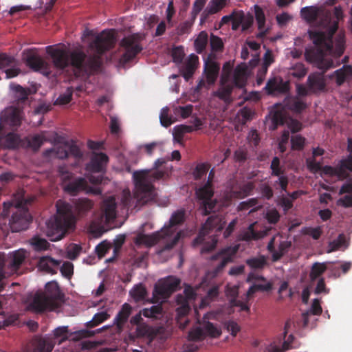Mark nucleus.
Masks as SVG:
<instances>
[{"instance_id":"13d9d810","label":"nucleus","mask_w":352,"mask_h":352,"mask_svg":"<svg viewBox=\"0 0 352 352\" xmlns=\"http://www.w3.org/2000/svg\"><path fill=\"white\" fill-rule=\"evenodd\" d=\"M171 56L174 63H182L185 56L184 47L182 45L174 47L171 50Z\"/></svg>"},{"instance_id":"49530a36","label":"nucleus","mask_w":352,"mask_h":352,"mask_svg":"<svg viewBox=\"0 0 352 352\" xmlns=\"http://www.w3.org/2000/svg\"><path fill=\"white\" fill-rule=\"evenodd\" d=\"M327 265L324 263H314L311 267L309 277L311 281L319 278L326 270Z\"/></svg>"},{"instance_id":"aec40b11","label":"nucleus","mask_w":352,"mask_h":352,"mask_svg":"<svg viewBox=\"0 0 352 352\" xmlns=\"http://www.w3.org/2000/svg\"><path fill=\"white\" fill-rule=\"evenodd\" d=\"M265 89L269 94H286L289 91V84L280 76H275L268 80Z\"/></svg>"},{"instance_id":"473e14b6","label":"nucleus","mask_w":352,"mask_h":352,"mask_svg":"<svg viewBox=\"0 0 352 352\" xmlns=\"http://www.w3.org/2000/svg\"><path fill=\"white\" fill-rule=\"evenodd\" d=\"M322 311V309L320 300L318 298H315L312 302L310 309L302 315L304 326H307L308 324L309 316L310 315L319 316L321 314Z\"/></svg>"},{"instance_id":"ddd939ff","label":"nucleus","mask_w":352,"mask_h":352,"mask_svg":"<svg viewBox=\"0 0 352 352\" xmlns=\"http://www.w3.org/2000/svg\"><path fill=\"white\" fill-rule=\"evenodd\" d=\"M25 64L35 72H41L44 75L49 76L52 72L49 64L36 53L33 50L24 53L23 58Z\"/></svg>"},{"instance_id":"4d7b16f0","label":"nucleus","mask_w":352,"mask_h":352,"mask_svg":"<svg viewBox=\"0 0 352 352\" xmlns=\"http://www.w3.org/2000/svg\"><path fill=\"white\" fill-rule=\"evenodd\" d=\"M307 72V68L302 63H296L291 69L289 74L298 79L303 78Z\"/></svg>"},{"instance_id":"9d476101","label":"nucleus","mask_w":352,"mask_h":352,"mask_svg":"<svg viewBox=\"0 0 352 352\" xmlns=\"http://www.w3.org/2000/svg\"><path fill=\"white\" fill-rule=\"evenodd\" d=\"M181 280L174 276H169L155 284L153 289L152 302H156L161 299H167L179 287Z\"/></svg>"},{"instance_id":"864d4df0","label":"nucleus","mask_w":352,"mask_h":352,"mask_svg":"<svg viewBox=\"0 0 352 352\" xmlns=\"http://www.w3.org/2000/svg\"><path fill=\"white\" fill-rule=\"evenodd\" d=\"M287 106L291 111L295 113H301L307 107L306 103L298 98L290 100L287 103Z\"/></svg>"},{"instance_id":"c85d7f7f","label":"nucleus","mask_w":352,"mask_h":352,"mask_svg":"<svg viewBox=\"0 0 352 352\" xmlns=\"http://www.w3.org/2000/svg\"><path fill=\"white\" fill-rule=\"evenodd\" d=\"M21 142L20 137L14 133H9L0 139V145L8 149L16 148Z\"/></svg>"},{"instance_id":"7ed1b4c3","label":"nucleus","mask_w":352,"mask_h":352,"mask_svg":"<svg viewBox=\"0 0 352 352\" xmlns=\"http://www.w3.org/2000/svg\"><path fill=\"white\" fill-rule=\"evenodd\" d=\"M184 219V210H177L172 214L168 223L164 225L160 231L151 234H139L136 237L135 243L151 247L162 241L164 245L157 250V253L161 254L164 251L170 250L178 243L181 238L182 232H177L176 226L182 224Z\"/></svg>"},{"instance_id":"bb28decb","label":"nucleus","mask_w":352,"mask_h":352,"mask_svg":"<svg viewBox=\"0 0 352 352\" xmlns=\"http://www.w3.org/2000/svg\"><path fill=\"white\" fill-rule=\"evenodd\" d=\"M60 262L49 256L41 257L38 261V268L46 273L54 274Z\"/></svg>"},{"instance_id":"338daca9","label":"nucleus","mask_w":352,"mask_h":352,"mask_svg":"<svg viewBox=\"0 0 352 352\" xmlns=\"http://www.w3.org/2000/svg\"><path fill=\"white\" fill-rule=\"evenodd\" d=\"M10 87L17 94L18 100L24 102L27 100L28 92V91L19 85L11 84Z\"/></svg>"},{"instance_id":"423d86ee","label":"nucleus","mask_w":352,"mask_h":352,"mask_svg":"<svg viewBox=\"0 0 352 352\" xmlns=\"http://www.w3.org/2000/svg\"><path fill=\"white\" fill-rule=\"evenodd\" d=\"M10 212H12V215L9 219V226L12 232H19L28 228L32 221V216L25 201L3 203V215L8 216Z\"/></svg>"},{"instance_id":"79ce46f5","label":"nucleus","mask_w":352,"mask_h":352,"mask_svg":"<svg viewBox=\"0 0 352 352\" xmlns=\"http://www.w3.org/2000/svg\"><path fill=\"white\" fill-rule=\"evenodd\" d=\"M206 236H204V239L202 243H195V240L193 241V245H202L201 249V254H206L212 252L217 245V239L215 236H212L210 239H208V241H206Z\"/></svg>"},{"instance_id":"de8ad7c7","label":"nucleus","mask_w":352,"mask_h":352,"mask_svg":"<svg viewBox=\"0 0 352 352\" xmlns=\"http://www.w3.org/2000/svg\"><path fill=\"white\" fill-rule=\"evenodd\" d=\"M12 258L10 266L12 270H17L25 258V252L23 250L16 251L13 252Z\"/></svg>"},{"instance_id":"412c9836","label":"nucleus","mask_w":352,"mask_h":352,"mask_svg":"<svg viewBox=\"0 0 352 352\" xmlns=\"http://www.w3.org/2000/svg\"><path fill=\"white\" fill-rule=\"evenodd\" d=\"M108 161L109 157L105 153H94L91 158L90 162L87 166V168L88 170L94 173L103 172Z\"/></svg>"},{"instance_id":"393cba45","label":"nucleus","mask_w":352,"mask_h":352,"mask_svg":"<svg viewBox=\"0 0 352 352\" xmlns=\"http://www.w3.org/2000/svg\"><path fill=\"white\" fill-rule=\"evenodd\" d=\"M199 63V57L191 54L181 69V73L184 78L188 81L193 76Z\"/></svg>"},{"instance_id":"ea45409f","label":"nucleus","mask_w":352,"mask_h":352,"mask_svg":"<svg viewBox=\"0 0 352 352\" xmlns=\"http://www.w3.org/2000/svg\"><path fill=\"white\" fill-rule=\"evenodd\" d=\"M245 263L253 270H262L267 265V258L265 256L260 255L258 257H252L247 259Z\"/></svg>"},{"instance_id":"052dcab7","label":"nucleus","mask_w":352,"mask_h":352,"mask_svg":"<svg viewBox=\"0 0 352 352\" xmlns=\"http://www.w3.org/2000/svg\"><path fill=\"white\" fill-rule=\"evenodd\" d=\"M54 337L55 339H59L58 344L67 340L69 338L68 327L66 326L57 327L54 331Z\"/></svg>"},{"instance_id":"2f4dec72","label":"nucleus","mask_w":352,"mask_h":352,"mask_svg":"<svg viewBox=\"0 0 352 352\" xmlns=\"http://www.w3.org/2000/svg\"><path fill=\"white\" fill-rule=\"evenodd\" d=\"M319 9L315 6L304 7L300 10V14L303 19L308 23L316 21L319 16Z\"/></svg>"},{"instance_id":"5fc2aeb1","label":"nucleus","mask_w":352,"mask_h":352,"mask_svg":"<svg viewBox=\"0 0 352 352\" xmlns=\"http://www.w3.org/2000/svg\"><path fill=\"white\" fill-rule=\"evenodd\" d=\"M30 244L36 251L46 250L49 248L50 243L46 239L38 236H34L30 240Z\"/></svg>"},{"instance_id":"680f3d73","label":"nucleus","mask_w":352,"mask_h":352,"mask_svg":"<svg viewBox=\"0 0 352 352\" xmlns=\"http://www.w3.org/2000/svg\"><path fill=\"white\" fill-rule=\"evenodd\" d=\"M210 168V164L208 163H200L198 164L194 171L193 175L195 179H200L205 176Z\"/></svg>"},{"instance_id":"cd10ccee","label":"nucleus","mask_w":352,"mask_h":352,"mask_svg":"<svg viewBox=\"0 0 352 352\" xmlns=\"http://www.w3.org/2000/svg\"><path fill=\"white\" fill-rule=\"evenodd\" d=\"M294 340V336L290 334L287 338L285 340L281 347H279L274 343H272L265 348V352H285L292 349L297 348L298 346L293 345Z\"/></svg>"},{"instance_id":"a211bd4d","label":"nucleus","mask_w":352,"mask_h":352,"mask_svg":"<svg viewBox=\"0 0 352 352\" xmlns=\"http://www.w3.org/2000/svg\"><path fill=\"white\" fill-rule=\"evenodd\" d=\"M55 342L49 338L36 336L25 348V352H52Z\"/></svg>"},{"instance_id":"7c9ffc66","label":"nucleus","mask_w":352,"mask_h":352,"mask_svg":"<svg viewBox=\"0 0 352 352\" xmlns=\"http://www.w3.org/2000/svg\"><path fill=\"white\" fill-rule=\"evenodd\" d=\"M255 19L258 25L259 32L258 37H264L266 35L267 30L265 29V16L262 8L257 6H254Z\"/></svg>"},{"instance_id":"0e129e2a","label":"nucleus","mask_w":352,"mask_h":352,"mask_svg":"<svg viewBox=\"0 0 352 352\" xmlns=\"http://www.w3.org/2000/svg\"><path fill=\"white\" fill-rule=\"evenodd\" d=\"M168 113L169 109L167 107H166L162 109L160 115L161 124L165 127L170 126L173 122L171 117L169 116Z\"/></svg>"},{"instance_id":"603ef678","label":"nucleus","mask_w":352,"mask_h":352,"mask_svg":"<svg viewBox=\"0 0 352 352\" xmlns=\"http://www.w3.org/2000/svg\"><path fill=\"white\" fill-rule=\"evenodd\" d=\"M291 149L292 151H302L305 146L306 139L301 135H294L291 137Z\"/></svg>"},{"instance_id":"9b49d317","label":"nucleus","mask_w":352,"mask_h":352,"mask_svg":"<svg viewBox=\"0 0 352 352\" xmlns=\"http://www.w3.org/2000/svg\"><path fill=\"white\" fill-rule=\"evenodd\" d=\"M58 173L64 183V190L69 195L74 196L87 189V182L85 178L78 177L73 181H70L73 174L62 166L58 168Z\"/></svg>"},{"instance_id":"2eb2a0df","label":"nucleus","mask_w":352,"mask_h":352,"mask_svg":"<svg viewBox=\"0 0 352 352\" xmlns=\"http://www.w3.org/2000/svg\"><path fill=\"white\" fill-rule=\"evenodd\" d=\"M196 298V293L194 289L187 285L184 290V294H178L176 296V302L178 307L176 309L177 315L178 317L186 316L190 310L189 301L195 300Z\"/></svg>"},{"instance_id":"4be33fe9","label":"nucleus","mask_w":352,"mask_h":352,"mask_svg":"<svg viewBox=\"0 0 352 352\" xmlns=\"http://www.w3.org/2000/svg\"><path fill=\"white\" fill-rule=\"evenodd\" d=\"M212 59V54H209L204 65V72L208 85H213L215 82L220 69L219 65Z\"/></svg>"},{"instance_id":"5701e85b","label":"nucleus","mask_w":352,"mask_h":352,"mask_svg":"<svg viewBox=\"0 0 352 352\" xmlns=\"http://www.w3.org/2000/svg\"><path fill=\"white\" fill-rule=\"evenodd\" d=\"M0 122V125L19 126L21 124V111L16 108H10L1 115Z\"/></svg>"},{"instance_id":"3c124183","label":"nucleus","mask_w":352,"mask_h":352,"mask_svg":"<svg viewBox=\"0 0 352 352\" xmlns=\"http://www.w3.org/2000/svg\"><path fill=\"white\" fill-rule=\"evenodd\" d=\"M109 316L107 311L97 313L94 316L91 320L86 323V327L88 329L93 328L107 320Z\"/></svg>"},{"instance_id":"39448f33","label":"nucleus","mask_w":352,"mask_h":352,"mask_svg":"<svg viewBox=\"0 0 352 352\" xmlns=\"http://www.w3.org/2000/svg\"><path fill=\"white\" fill-rule=\"evenodd\" d=\"M166 162L165 159L159 158L154 163L155 170L153 172L143 170L133 173V177L137 190L135 195L143 203H146L154 198V186L152 183L164 177L165 173L158 168Z\"/></svg>"},{"instance_id":"f8f14e48","label":"nucleus","mask_w":352,"mask_h":352,"mask_svg":"<svg viewBox=\"0 0 352 352\" xmlns=\"http://www.w3.org/2000/svg\"><path fill=\"white\" fill-rule=\"evenodd\" d=\"M207 314L203 318V321L199 322L202 327H197L188 333V338L192 341L204 340L207 336L212 338H218L221 334V331L212 322L207 321Z\"/></svg>"},{"instance_id":"1a4fd4ad","label":"nucleus","mask_w":352,"mask_h":352,"mask_svg":"<svg viewBox=\"0 0 352 352\" xmlns=\"http://www.w3.org/2000/svg\"><path fill=\"white\" fill-rule=\"evenodd\" d=\"M142 38L138 34H133L124 37L120 41V45L124 49V52L120 58L122 65H126L133 60L142 52L141 45Z\"/></svg>"},{"instance_id":"dca6fc26","label":"nucleus","mask_w":352,"mask_h":352,"mask_svg":"<svg viewBox=\"0 0 352 352\" xmlns=\"http://www.w3.org/2000/svg\"><path fill=\"white\" fill-rule=\"evenodd\" d=\"M224 223L225 222L223 221L221 217L219 215L213 214L210 216L206 223L202 226L197 236L195 239V243H202L204 239V236L209 234L211 230L216 229L217 230H221Z\"/></svg>"},{"instance_id":"c03bdc74","label":"nucleus","mask_w":352,"mask_h":352,"mask_svg":"<svg viewBox=\"0 0 352 352\" xmlns=\"http://www.w3.org/2000/svg\"><path fill=\"white\" fill-rule=\"evenodd\" d=\"M255 223L250 224L248 229L242 234V240L245 241H250L252 240H258L263 236V234L260 232L254 230Z\"/></svg>"},{"instance_id":"4468645a","label":"nucleus","mask_w":352,"mask_h":352,"mask_svg":"<svg viewBox=\"0 0 352 352\" xmlns=\"http://www.w3.org/2000/svg\"><path fill=\"white\" fill-rule=\"evenodd\" d=\"M238 250V245H231L220 250L212 255L210 258L212 261L221 259L219 263L214 267V273H220L229 263H232Z\"/></svg>"},{"instance_id":"f3484780","label":"nucleus","mask_w":352,"mask_h":352,"mask_svg":"<svg viewBox=\"0 0 352 352\" xmlns=\"http://www.w3.org/2000/svg\"><path fill=\"white\" fill-rule=\"evenodd\" d=\"M255 185L253 182H235L230 187L229 197L234 199H244L252 194Z\"/></svg>"},{"instance_id":"f03ea898","label":"nucleus","mask_w":352,"mask_h":352,"mask_svg":"<svg viewBox=\"0 0 352 352\" xmlns=\"http://www.w3.org/2000/svg\"><path fill=\"white\" fill-rule=\"evenodd\" d=\"M116 38L114 30H104L96 35L95 39L89 45V50L93 53L87 55L83 51L74 50L70 54L61 49H52L47 46V53L51 56L55 68L63 70L69 65H72L76 77H89L98 73L102 66V55L113 48Z\"/></svg>"},{"instance_id":"f704fd0d","label":"nucleus","mask_w":352,"mask_h":352,"mask_svg":"<svg viewBox=\"0 0 352 352\" xmlns=\"http://www.w3.org/2000/svg\"><path fill=\"white\" fill-rule=\"evenodd\" d=\"M130 296L135 302L143 301L147 296V291L145 286L139 283L135 285L129 292Z\"/></svg>"},{"instance_id":"37998d69","label":"nucleus","mask_w":352,"mask_h":352,"mask_svg":"<svg viewBox=\"0 0 352 352\" xmlns=\"http://www.w3.org/2000/svg\"><path fill=\"white\" fill-rule=\"evenodd\" d=\"M258 198H251L248 199L247 201L241 202L237 209L239 211H243L248 210L250 208H254L250 212L256 211L262 208V205L258 204Z\"/></svg>"},{"instance_id":"a18cd8bd","label":"nucleus","mask_w":352,"mask_h":352,"mask_svg":"<svg viewBox=\"0 0 352 352\" xmlns=\"http://www.w3.org/2000/svg\"><path fill=\"white\" fill-rule=\"evenodd\" d=\"M17 60L11 55L6 53L0 54V69H6L10 67H16Z\"/></svg>"},{"instance_id":"6ab92c4d","label":"nucleus","mask_w":352,"mask_h":352,"mask_svg":"<svg viewBox=\"0 0 352 352\" xmlns=\"http://www.w3.org/2000/svg\"><path fill=\"white\" fill-rule=\"evenodd\" d=\"M69 204L72 206L74 223L76 217L80 218L86 216L94 207V202L87 198L74 199L72 203Z\"/></svg>"},{"instance_id":"8fccbe9b","label":"nucleus","mask_w":352,"mask_h":352,"mask_svg":"<svg viewBox=\"0 0 352 352\" xmlns=\"http://www.w3.org/2000/svg\"><path fill=\"white\" fill-rule=\"evenodd\" d=\"M226 1L227 0H211L205 12H207L208 14H215L225 7Z\"/></svg>"},{"instance_id":"09e8293b","label":"nucleus","mask_w":352,"mask_h":352,"mask_svg":"<svg viewBox=\"0 0 352 352\" xmlns=\"http://www.w3.org/2000/svg\"><path fill=\"white\" fill-rule=\"evenodd\" d=\"M163 311L162 305H153L150 308H144L142 310V315L146 318L157 319Z\"/></svg>"},{"instance_id":"a19ab883","label":"nucleus","mask_w":352,"mask_h":352,"mask_svg":"<svg viewBox=\"0 0 352 352\" xmlns=\"http://www.w3.org/2000/svg\"><path fill=\"white\" fill-rule=\"evenodd\" d=\"M292 246V243L288 241H282L278 245V250H275V252L272 256V260L274 262L278 261L280 260L282 256L286 254L289 249Z\"/></svg>"},{"instance_id":"b1692460","label":"nucleus","mask_w":352,"mask_h":352,"mask_svg":"<svg viewBox=\"0 0 352 352\" xmlns=\"http://www.w3.org/2000/svg\"><path fill=\"white\" fill-rule=\"evenodd\" d=\"M329 78L335 80L338 86H341L345 82L352 80V67L344 65L342 68L333 72L329 76Z\"/></svg>"},{"instance_id":"69168bd1","label":"nucleus","mask_w":352,"mask_h":352,"mask_svg":"<svg viewBox=\"0 0 352 352\" xmlns=\"http://www.w3.org/2000/svg\"><path fill=\"white\" fill-rule=\"evenodd\" d=\"M259 192L262 197L267 200H270L274 196L273 189L267 183L262 184L259 186Z\"/></svg>"},{"instance_id":"58836bf2","label":"nucleus","mask_w":352,"mask_h":352,"mask_svg":"<svg viewBox=\"0 0 352 352\" xmlns=\"http://www.w3.org/2000/svg\"><path fill=\"white\" fill-rule=\"evenodd\" d=\"M246 69L243 67L237 66L234 72V84L237 87H243L245 85Z\"/></svg>"},{"instance_id":"6e6d98bb","label":"nucleus","mask_w":352,"mask_h":352,"mask_svg":"<svg viewBox=\"0 0 352 352\" xmlns=\"http://www.w3.org/2000/svg\"><path fill=\"white\" fill-rule=\"evenodd\" d=\"M345 243V236L340 234L337 239L329 242L327 252L330 253L338 250Z\"/></svg>"},{"instance_id":"a878e982","label":"nucleus","mask_w":352,"mask_h":352,"mask_svg":"<svg viewBox=\"0 0 352 352\" xmlns=\"http://www.w3.org/2000/svg\"><path fill=\"white\" fill-rule=\"evenodd\" d=\"M131 306L128 303H124L117 314L113 322L118 331L123 330L124 326L131 314Z\"/></svg>"},{"instance_id":"c756f323","label":"nucleus","mask_w":352,"mask_h":352,"mask_svg":"<svg viewBox=\"0 0 352 352\" xmlns=\"http://www.w3.org/2000/svg\"><path fill=\"white\" fill-rule=\"evenodd\" d=\"M116 204L113 197H109L103 202L102 210L107 221L113 220L116 217Z\"/></svg>"},{"instance_id":"e433bc0d","label":"nucleus","mask_w":352,"mask_h":352,"mask_svg":"<svg viewBox=\"0 0 352 352\" xmlns=\"http://www.w3.org/2000/svg\"><path fill=\"white\" fill-rule=\"evenodd\" d=\"M208 41L210 42V47L211 50V53L210 54H212V58H214L215 53H219L223 51L224 43L221 38L213 34H210V40Z\"/></svg>"},{"instance_id":"20e7f679","label":"nucleus","mask_w":352,"mask_h":352,"mask_svg":"<svg viewBox=\"0 0 352 352\" xmlns=\"http://www.w3.org/2000/svg\"><path fill=\"white\" fill-rule=\"evenodd\" d=\"M56 207V214L46 222L45 233L52 241L61 240L75 226L72 206L69 202L59 199Z\"/></svg>"},{"instance_id":"72a5a7b5","label":"nucleus","mask_w":352,"mask_h":352,"mask_svg":"<svg viewBox=\"0 0 352 352\" xmlns=\"http://www.w3.org/2000/svg\"><path fill=\"white\" fill-rule=\"evenodd\" d=\"M208 43V35L206 31H201L194 41L195 50L197 54H201L206 50Z\"/></svg>"},{"instance_id":"0eeeda50","label":"nucleus","mask_w":352,"mask_h":352,"mask_svg":"<svg viewBox=\"0 0 352 352\" xmlns=\"http://www.w3.org/2000/svg\"><path fill=\"white\" fill-rule=\"evenodd\" d=\"M46 293H36L30 307L36 313L53 310L56 307V300L61 298V293L56 282H49L45 285Z\"/></svg>"},{"instance_id":"774afa93","label":"nucleus","mask_w":352,"mask_h":352,"mask_svg":"<svg viewBox=\"0 0 352 352\" xmlns=\"http://www.w3.org/2000/svg\"><path fill=\"white\" fill-rule=\"evenodd\" d=\"M82 250L81 246L77 244L70 245L67 250V257L71 260H75Z\"/></svg>"},{"instance_id":"c9c22d12","label":"nucleus","mask_w":352,"mask_h":352,"mask_svg":"<svg viewBox=\"0 0 352 352\" xmlns=\"http://www.w3.org/2000/svg\"><path fill=\"white\" fill-rule=\"evenodd\" d=\"M233 90V85H226L221 87L214 92V95L226 103L232 101L231 95Z\"/></svg>"},{"instance_id":"6e6552de","label":"nucleus","mask_w":352,"mask_h":352,"mask_svg":"<svg viewBox=\"0 0 352 352\" xmlns=\"http://www.w3.org/2000/svg\"><path fill=\"white\" fill-rule=\"evenodd\" d=\"M214 177V170H210L206 183L196 190L199 199L202 201L201 210L204 215H208L214 210L217 202L212 200L214 195L212 182Z\"/></svg>"},{"instance_id":"e2e57ef3","label":"nucleus","mask_w":352,"mask_h":352,"mask_svg":"<svg viewBox=\"0 0 352 352\" xmlns=\"http://www.w3.org/2000/svg\"><path fill=\"white\" fill-rule=\"evenodd\" d=\"M151 333V327L149 325L143 323L142 324L136 326L135 329V335L132 336L130 334V337L133 338H142L145 336H149Z\"/></svg>"},{"instance_id":"f257e3e1","label":"nucleus","mask_w":352,"mask_h":352,"mask_svg":"<svg viewBox=\"0 0 352 352\" xmlns=\"http://www.w3.org/2000/svg\"><path fill=\"white\" fill-rule=\"evenodd\" d=\"M338 28V22H334L328 31H309L310 39L314 47L307 49L305 56L308 61L314 63L316 67L322 70V72L311 73L307 78L306 85L309 92L318 94L327 89L324 72L334 67L333 60L326 58L327 54L336 58L342 55L345 49V36L344 33L339 32L333 41V37Z\"/></svg>"},{"instance_id":"4c0bfd02","label":"nucleus","mask_w":352,"mask_h":352,"mask_svg":"<svg viewBox=\"0 0 352 352\" xmlns=\"http://www.w3.org/2000/svg\"><path fill=\"white\" fill-rule=\"evenodd\" d=\"M288 118L285 114L280 111H276L274 112L272 117V125L270 129L272 131L277 129L279 126H283L287 124Z\"/></svg>"},{"instance_id":"bf43d9fd","label":"nucleus","mask_w":352,"mask_h":352,"mask_svg":"<svg viewBox=\"0 0 352 352\" xmlns=\"http://www.w3.org/2000/svg\"><path fill=\"white\" fill-rule=\"evenodd\" d=\"M232 29L233 30H237L239 27L242 25L244 20V12L242 10L234 11L232 12Z\"/></svg>"}]
</instances>
